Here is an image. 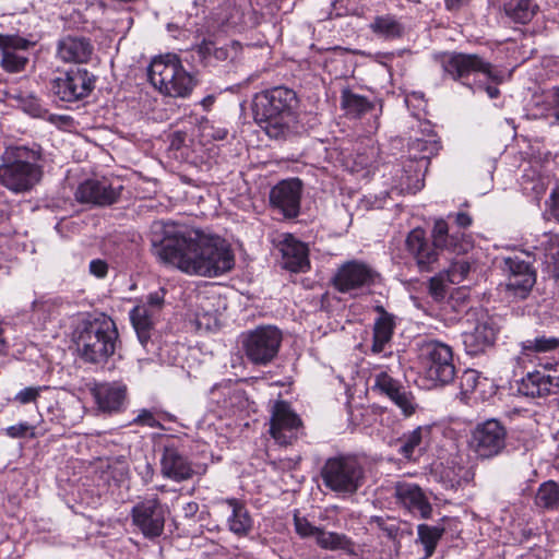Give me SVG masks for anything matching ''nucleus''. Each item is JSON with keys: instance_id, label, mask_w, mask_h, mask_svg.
<instances>
[{"instance_id": "nucleus-1", "label": "nucleus", "mask_w": 559, "mask_h": 559, "mask_svg": "<svg viewBox=\"0 0 559 559\" xmlns=\"http://www.w3.org/2000/svg\"><path fill=\"white\" fill-rule=\"evenodd\" d=\"M152 245L160 261L189 275L217 276L230 271L235 262L229 245L221 237L175 224H155Z\"/></svg>"}, {"instance_id": "nucleus-2", "label": "nucleus", "mask_w": 559, "mask_h": 559, "mask_svg": "<svg viewBox=\"0 0 559 559\" xmlns=\"http://www.w3.org/2000/svg\"><path fill=\"white\" fill-rule=\"evenodd\" d=\"M299 98L285 86H275L257 93L252 99L255 123L271 139H286L298 132Z\"/></svg>"}, {"instance_id": "nucleus-3", "label": "nucleus", "mask_w": 559, "mask_h": 559, "mask_svg": "<svg viewBox=\"0 0 559 559\" xmlns=\"http://www.w3.org/2000/svg\"><path fill=\"white\" fill-rule=\"evenodd\" d=\"M432 245L426 238L423 229H413L406 238V249L415 259L420 272H430L438 262V249H444L455 254L466 253L472 245L462 233L449 234L448 224L439 219L432 229Z\"/></svg>"}, {"instance_id": "nucleus-4", "label": "nucleus", "mask_w": 559, "mask_h": 559, "mask_svg": "<svg viewBox=\"0 0 559 559\" xmlns=\"http://www.w3.org/2000/svg\"><path fill=\"white\" fill-rule=\"evenodd\" d=\"M117 340L118 331L114 320L99 314L82 323L76 331L75 344L85 361L98 364L115 353Z\"/></svg>"}, {"instance_id": "nucleus-5", "label": "nucleus", "mask_w": 559, "mask_h": 559, "mask_svg": "<svg viewBox=\"0 0 559 559\" xmlns=\"http://www.w3.org/2000/svg\"><path fill=\"white\" fill-rule=\"evenodd\" d=\"M0 164V183L9 190L21 193L33 189L41 179V167L36 155L24 146L8 147Z\"/></svg>"}, {"instance_id": "nucleus-6", "label": "nucleus", "mask_w": 559, "mask_h": 559, "mask_svg": "<svg viewBox=\"0 0 559 559\" xmlns=\"http://www.w3.org/2000/svg\"><path fill=\"white\" fill-rule=\"evenodd\" d=\"M441 67L444 78L460 82L469 90H474L475 80L483 76L493 84L502 82V74L490 62L476 53L440 52L433 56Z\"/></svg>"}, {"instance_id": "nucleus-7", "label": "nucleus", "mask_w": 559, "mask_h": 559, "mask_svg": "<svg viewBox=\"0 0 559 559\" xmlns=\"http://www.w3.org/2000/svg\"><path fill=\"white\" fill-rule=\"evenodd\" d=\"M147 76L155 88L170 97H187L197 84L193 75L185 70L174 53L154 58L147 69Z\"/></svg>"}, {"instance_id": "nucleus-8", "label": "nucleus", "mask_w": 559, "mask_h": 559, "mask_svg": "<svg viewBox=\"0 0 559 559\" xmlns=\"http://www.w3.org/2000/svg\"><path fill=\"white\" fill-rule=\"evenodd\" d=\"M320 476L331 491L340 496H352L364 485L366 472L356 455L338 454L324 462Z\"/></svg>"}, {"instance_id": "nucleus-9", "label": "nucleus", "mask_w": 559, "mask_h": 559, "mask_svg": "<svg viewBox=\"0 0 559 559\" xmlns=\"http://www.w3.org/2000/svg\"><path fill=\"white\" fill-rule=\"evenodd\" d=\"M425 374L433 385H445L455 377L452 348L437 340H425L419 346Z\"/></svg>"}, {"instance_id": "nucleus-10", "label": "nucleus", "mask_w": 559, "mask_h": 559, "mask_svg": "<svg viewBox=\"0 0 559 559\" xmlns=\"http://www.w3.org/2000/svg\"><path fill=\"white\" fill-rule=\"evenodd\" d=\"M282 340V332L277 328L258 326L245 334L242 347L249 361L265 366L276 357Z\"/></svg>"}, {"instance_id": "nucleus-11", "label": "nucleus", "mask_w": 559, "mask_h": 559, "mask_svg": "<svg viewBox=\"0 0 559 559\" xmlns=\"http://www.w3.org/2000/svg\"><path fill=\"white\" fill-rule=\"evenodd\" d=\"M380 280V274L369 264L352 260L343 263L333 277L334 287L344 294L357 296Z\"/></svg>"}, {"instance_id": "nucleus-12", "label": "nucleus", "mask_w": 559, "mask_h": 559, "mask_svg": "<svg viewBox=\"0 0 559 559\" xmlns=\"http://www.w3.org/2000/svg\"><path fill=\"white\" fill-rule=\"evenodd\" d=\"M506 440V427L497 419H488L472 430L469 444L477 456L491 459L504 450Z\"/></svg>"}, {"instance_id": "nucleus-13", "label": "nucleus", "mask_w": 559, "mask_h": 559, "mask_svg": "<svg viewBox=\"0 0 559 559\" xmlns=\"http://www.w3.org/2000/svg\"><path fill=\"white\" fill-rule=\"evenodd\" d=\"M94 88V76L86 69H71L51 83L53 94L62 102L85 98Z\"/></svg>"}, {"instance_id": "nucleus-14", "label": "nucleus", "mask_w": 559, "mask_h": 559, "mask_svg": "<svg viewBox=\"0 0 559 559\" xmlns=\"http://www.w3.org/2000/svg\"><path fill=\"white\" fill-rule=\"evenodd\" d=\"M296 533L301 538H313L316 545L324 550H343L353 554L354 543L345 534L326 531L323 526H317L310 523L306 518L294 516Z\"/></svg>"}, {"instance_id": "nucleus-15", "label": "nucleus", "mask_w": 559, "mask_h": 559, "mask_svg": "<svg viewBox=\"0 0 559 559\" xmlns=\"http://www.w3.org/2000/svg\"><path fill=\"white\" fill-rule=\"evenodd\" d=\"M160 475L176 483L191 479L195 475L193 464L176 442L165 443L159 456Z\"/></svg>"}, {"instance_id": "nucleus-16", "label": "nucleus", "mask_w": 559, "mask_h": 559, "mask_svg": "<svg viewBox=\"0 0 559 559\" xmlns=\"http://www.w3.org/2000/svg\"><path fill=\"white\" fill-rule=\"evenodd\" d=\"M134 525L145 537L154 538L164 531L165 512L157 496L138 502L131 511Z\"/></svg>"}, {"instance_id": "nucleus-17", "label": "nucleus", "mask_w": 559, "mask_h": 559, "mask_svg": "<svg viewBox=\"0 0 559 559\" xmlns=\"http://www.w3.org/2000/svg\"><path fill=\"white\" fill-rule=\"evenodd\" d=\"M502 269L507 274V290L514 297L525 298L536 282V274L530 262L518 254L509 255L502 259Z\"/></svg>"}, {"instance_id": "nucleus-18", "label": "nucleus", "mask_w": 559, "mask_h": 559, "mask_svg": "<svg viewBox=\"0 0 559 559\" xmlns=\"http://www.w3.org/2000/svg\"><path fill=\"white\" fill-rule=\"evenodd\" d=\"M270 419V433L282 445L292 443L297 439L301 427L300 418L292 411L288 403L277 401L272 406Z\"/></svg>"}, {"instance_id": "nucleus-19", "label": "nucleus", "mask_w": 559, "mask_h": 559, "mask_svg": "<svg viewBox=\"0 0 559 559\" xmlns=\"http://www.w3.org/2000/svg\"><path fill=\"white\" fill-rule=\"evenodd\" d=\"M559 389V362L545 365L544 370L528 372L518 384V392L527 397H545Z\"/></svg>"}, {"instance_id": "nucleus-20", "label": "nucleus", "mask_w": 559, "mask_h": 559, "mask_svg": "<svg viewBox=\"0 0 559 559\" xmlns=\"http://www.w3.org/2000/svg\"><path fill=\"white\" fill-rule=\"evenodd\" d=\"M499 325L497 319L487 312L477 316L475 326L463 333V344L468 355L476 356L492 346Z\"/></svg>"}, {"instance_id": "nucleus-21", "label": "nucleus", "mask_w": 559, "mask_h": 559, "mask_svg": "<svg viewBox=\"0 0 559 559\" xmlns=\"http://www.w3.org/2000/svg\"><path fill=\"white\" fill-rule=\"evenodd\" d=\"M121 190V185L114 186L106 178L87 179L78 187L75 198L81 203L107 206L119 199Z\"/></svg>"}, {"instance_id": "nucleus-22", "label": "nucleus", "mask_w": 559, "mask_h": 559, "mask_svg": "<svg viewBox=\"0 0 559 559\" xmlns=\"http://www.w3.org/2000/svg\"><path fill=\"white\" fill-rule=\"evenodd\" d=\"M374 389L386 395L405 417H411L416 413L418 404L414 394L385 371L376 374Z\"/></svg>"}, {"instance_id": "nucleus-23", "label": "nucleus", "mask_w": 559, "mask_h": 559, "mask_svg": "<svg viewBox=\"0 0 559 559\" xmlns=\"http://www.w3.org/2000/svg\"><path fill=\"white\" fill-rule=\"evenodd\" d=\"M393 489V496L397 504L414 515H419L423 519L430 518L432 507L420 486L415 483L399 480L394 484Z\"/></svg>"}, {"instance_id": "nucleus-24", "label": "nucleus", "mask_w": 559, "mask_h": 559, "mask_svg": "<svg viewBox=\"0 0 559 559\" xmlns=\"http://www.w3.org/2000/svg\"><path fill=\"white\" fill-rule=\"evenodd\" d=\"M301 181L299 179L282 180L270 191V202L285 217L293 218L299 214Z\"/></svg>"}, {"instance_id": "nucleus-25", "label": "nucleus", "mask_w": 559, "mask_h": 559, "mask_svg": "<svg viewBox=\"0 0 559 559\" xmlns=\"http://www.w3.org/2000/svg\"><path fill=\"white\" fill-rule=\"evenodd\" d=\"M278 250L282 253V265L294 272H306L310 267L307 246L290 234L280 236Z\"/></svg>"}, {"instance_id": "nucleus-26", "label": "nucleus", "mask_w": 559, "mask_h": 559, "mask_svg": "<svg viewBox=\"0 0 559 559\" xmlns=\"http://www.w3.org/2000/svg\"><path fill=\"white\" fill-rule=\"evenodd\" d=\"M28 41L19 36L0 34V49L2 51L1 66L8 72H20L28 61L25 50Z\"/></svg>"}, {"instance_id": "nucleus-27", "label": "nucleus", "mask_w": 559, "mask_h": 559, "mask_svg": "<svg viewBox=\"0 0 559 559\" xmlns=\"http://www.w3.org/2000/svg\"><path fill=\"white\" fill-rule=\"evenodd\" d=\"M92 392L98 408L104 413L119 412L124 405L127 388L121 383H100Z\"/></svg>"}, {"instance_id": "nucleus-28", "label": "nucleus", "mask_w": 559, "mask_h": 559, "mask_svg": "<svg viewBox=\"0 0 559 559\" xmlns=\"http://www.w3.org/2000/svg\"><path fill=\"white\" fill-rule=\"evenodd\" d=\"M58 57L64 62H87L93 53V45L85 37L67 36L58 44Z\"/></svg>"}, {"instance_id": "nucleus-29", "label": "nucleus", "mask_w": 559, "mask_h": 559, "mask_svg": "<svg viewBox=\"0 0 559 559\" xmlns=\"http://www.w3.org/2000/svg\"><path fill=\"white\" fill-rule=\"evenodd\" d=\"M429 159L423 155L415 160H409L404 166V175L401 177L399 185L393 187V190H399L401 193L414 194L424 187V170L428 167Z\"/></svg>"}, {"instance_id": "nucleus-30", "label": "nucleus", "mask_w": 559, "mask_h": 559, "mask_svg": "<svg viewBox=\"0 0 559 559\" xmlns=\"http://www.w3.org/2000/svg\"><path fill=\"white\" fill-rule=\"evenodd\" d=\"M379 317L373 324L372 352L381 353L384 346L391 341L395 328L394 317L386 312L382 306L376 307Z\"/></svg>"}, {"instance_id": "nucleus-31", "label": "nucleus", "mask_w": 559, "mask_h": 559, "mask_svg": "<svg viewBox=\"0 0 559 559\" xmlns=\"http://www.w3.org/2000/svg\"><path fill=\"white\" fill-rule=\"evenodd\" d=\"M230 508V515L227 519L228 528L239 537L247 536L253 526V521L242 502L231 498L225 501Z\"/></svg>"}, {"instance_id": "nucleus-32", "label": "nucleus", "mask_w": 559, "mask_h": 559, "mask_svg": "<svg viewBox=\"0 0 559 559\" xmlns=\"http://www.w3.org/2000/svg\"><path fill=\"white\" fill-rule=\"evenodd\" d=\"M430 429L428 427H417L408 433H404L399 439V453L407 460H416L424 449L425 440L429 437Z\"/></svg>"}, {"instance_id": "nucleus-33", "label": "nucleus", "mask_w": 559, "mask_h": 559, "mask_svg": "<svg viewBox=\"0 0 559 559\" xmlns=\"http://www.w3.org/2000/svg\"><path fill=\"white\" fill-rule=\"evenodd\" d=\"M369 27L373 34L385 39L401 38L405 33L403 23L391 14L376 16Z\"/></svg>"}, {"instance_id": "nucleus-34", "label": "nucleus", "mask_w": 559, "mask_h": 559, "mask_svg": "<svg viewBox=\"0 0 559 559\" xmlns=\"http://www.w3.org/2000/svg\"><path fill=\"white\" fill-rule=\"evenodd\" d=\"M154 314L155 312L147 305H138L130 311V320L142 345H145L150 338Z\"/></svg>"}, {"instance_id": "nucleus-35", "label": "nucleus", "mask_w": 559, "mask_h": 559, "mask_svg": "<svg viewBox=\"0 0 559 559\" xmlns=\"http://www.w3.org/2000/svg\"><path fill=\"white\" fill-rule=\"evenodd\" d=\"M502 7L510 19L521 24L530 22L536 9L531 0H502Z\"/></svg>"}, {"instance_id": "nucleus-36", "label": "nucleus", "mask_w": 559, "mask_h": 559, "mask_svg": "<svg viewBox=\"0 0 559 559\" xmlns=\"http://www.w3.org/2000/svg\"><path fill=\"white\" fill-rule=\"evenodd\" d=\"M534 503L542 510H557L559 508V485L554 480L543 483L535 493Z\"/></svg>"}, {"instance_id": "nucleus-37", "label": "nucleus", "mask_w": 559, "mask_h": 559, "mask_svg": "<svg viewBox=\"0 0 559 559\" xmlns=\"http://www.w3.org/2000/svg\"><path fill=\"white\" fill-rule=\"evenodd\" d=\"M341 104L346 115L352 118H358L372 108L371 103L366 97L348 90L343 91Z\"/></svg>"}, {"instance_id": "nucleus-38", "label": "nucleus", "mask_w": 559, "mask_h": 559, "mask_svg": "<svg viewBox=\"0 0 559 559\" xmlns=\"http://www.w3.org/2000/svg\"><path fill=\"white\" fill-rule=\"evenodd\" d=\"M559 347V337L537 336L533 340H526L521 343V353L524 356L532 354H546L556 350Z\"/></svg>"}, {"instance_id": "nucleus-39", "label": "nucleus", "mask_w": 559, "mask_h": 559, "mask_svg": "<svg viewBox=\"0 0 559 559\" xmlns=\"http://www.w3.org/2000/svg\"><path fill=\"white\" fill-rule=\"evenodd\" d=\"M417 532L418 537L425 547V558L431 557L443 534V528L420 524L418 525Z\"/></svg>"}, {"instance_id": "nucleus-40", "label": "nucleus", "mask_w": 559, "mask_h": 559, "mask_svg": "<svg viewBox=\"0 0 559 559\" xmlns=\"http://www.w3.org/2000/svg\"><path fill=\"white\" fill-rule=\"evenodd\" d=\"M542 241L545 263L552 265L559 273V237L555 235H545Z\"/></svg>"}, {"instance_id": "nucleus-41", "label": "nucleus", "mask_w": 559, "mask_h": 559, "mask_svg": "<svg viewBox=\"0 0 559 559\" xmlns=\"http://www.w3.org/2000/svg\"><path fill=\"white\" fill-rule=\"evenodd\" d=\"M471 271V265L464 259L454 261L451 266L444 272L447 281L451 284H460L465 280Z\"/></svg>"}, {"instance_id": "nucleus-42", "label": "nucleus", "mask_w": 559, "mask_h": 559, "mask_svg": "<svg viewBox=\"0 0 559 559\" xmlns=\"http://www.w3.org/2000/svg\"><path fill=\"white\" fill-rule=\"evenodd\" d=\"M481 381H486L485 378H481L480 373L474 369H467L463 372L460 378V386L462 394L468 395L475 392Z\"/></svg>"}, {"instance_id": "nucleus-43", "label": "nucleus", "mask_w": 559, "mask_h": 559, "mask_svg": "<svg viewBox=\"0 0 559 559\" xmlns=\"http://www.w3.org/2000/svg\"><path fill=\"white\" fill-rule=\"evenodd\" d=\"M447 276L444 273H439L429 281L428 292L435 301H442L448 295Z\"/></svg>"}, {"instance_id": "nucleus-44", "label": "nucleus", "mask_w": 559, "mask_h": 559, "mask_svg": "<svg viewBox=\"0 0 559 559\" xmlns=\"http://www.w3.org/2000/svg\"><path fill=\"white\" fill-rule=\"evenodd\" d=\"M47 386H27L19 391L13 401L25 405L31 403H36L37 399L40 396V393L46 390Z\"/></svg>"}, {"instance_id": "nucleus-45", "label": "nucleus", "mask_w": 559, "mask_h": 559, "mask_svg": "<svg viewBox=\"0 0 559 559\" xmlns=\"http://www.w3.org/2000/svg\"><path fill=\"white\" fill-rule=\"evenodd\" d=\"M35 427L29 425L26 421L19 423L16 425H12L8 428H5V433L10 438L19 439V438H25V437H35Z\"/></svg>"}, {"instance_id": "nucleus-46", "label": "nucleus", "mask_w": 559, "mask_h": 559, "mask_svg": "<svg viewBox=\"0 0 559 559\" xmlns=\"http://www.w3.org/2000/svg\"><path fill=\"white\" fill-rule=\"evenodd\" d=\"M55 308V304L50 300H36L32 305L34 316L38 320H46Z\"/></svg>"}, {"instance_id": "nucleus-47", "label": "nucleus", "mask_w": 559, "mask_h": 559, "mask_svg": "<svg viewBox=\"0 0 559 559\" xmlns=\"http://www.w3.org/2000/svg\"><path fill=\"white\" fill-rule=\"evenodd\" d=\"M490 83H492V82L490 81ZM473 85H474V90H472V91L474 93L476 91H485L487 93V95L489 96V98H491V99L497 98L500 94L499 88L496 85L489 84V81L486 80L485 78H484V80L478 78L477 80H475V83Z\"/></svg>"}, {"instance_id": "nucleus-48", "label": "nucleus", "mask_w": 559, "mask_h": 559, "mask_svg": "<svg viewBox=\"0 0 559 559\" xmlns=\"http://www.w3.org/2000/svg\"><path fill=\"white\" fill-rule=\"evenodd\" d=\"M133 423L151 428L159 427L158 420L155 418L153 413L147 409H142L140 414L133 419Z\"/></svg>"}, {"instance_id": "nucleus-49", "label": "nucleus", "mask_w": 559, "mask_h": 559, "mask_svg": "<svg viewBox=\"0 0 559 559\" xmlns=\"http://www.w3.org/2000/svg\"><path fill=\"white\" fill-rule=\"evenodd\" d=\"M164 297H165L164 289H159L157 292L151 293L147 296V300L144 305H147L150 309H152L154 312H156V310H158L162 307V305L164 304Z\"/></svg>"}, {"instance_id": "nucleus-50", "label": "nucleus", "mask_w": 559, "mask_h": 559, "mask_svg": "<svg viewBox=\"0 0 559 559\" xmlns=\"http://www.w3.org/2000/svg\"><path fill=\"white\" fill-rule=\"evenodd\" d=\"M90 271L93 275L96 277H105L108 271V265L105 261L96 259L91 261L90 263Z\"/></svg>"}, {"instance_id": "nucleus-51", "label": "nucleus", "mask_w": 559, "mask_h": 559, "mask_svg": "<svg viewBox=\"0 0 559 559\" xmlns=\"http://www.w3.org/2000/svg\"><path fill=\"white\" fill-rule=\"evenodd\" d=\"M371 523L376 524L377 527L385 532L389 537H393L397 532L395 525H386L385 520L381 516L371 518Z\"/></svg>"}, {"instance_id": "nucleus-52", "label": "nucleus", "mask_w": 559, "mask_h": 559, "mask_svg": "<svg viewBox=\"0 0 559 559\" xmlns=\"http://www.w3.org/2000/svg\"><path fill=\"white\" fill-rule=\"evenodd\" d=\"M216 47L214 46V43L210 40H203L198 47V53L200 57L204 60L209 59L212 55H214V49Z\"/></svg>"}, {"instance_id": "nucleus-53", "label": "nucleus", "mask_w": 559, "mask_h": 559, "mask_svg": "<svg viewBox=\"0 0 559 559\" xmlns=\"http://www.w3.org/2000/svg\"><path fill=\"white\" fill-rule=\"evenodd\" d=\"M455 223L459 227L466 228L472 224V217L465 212H459L455 214Z\"/></svg>"}, {"instance_id": "nucleus-54", "label": "nucleus", "mask_w": 559, "mask_h": 559, "mask_svg": "<svg viewBox=\"0 0 559 559\" xmlns=\"http://www.w3.org/2000/svg\"><path fill=\"white\" fill-rule=\"evenodd\" d=\"M551 201L554 215L559 217V186L552 191Z\"/></svg>"}, {"instance_id": "nucleus-55", "label": "nucleus", "mask_w": 559, "mask_h": 559, "mask_svg": "<svg viewBox=\"0 0 559 559\" xmlns=\"http://www.w3.org/2000/svg\"><path fill=\"white\" fill-rule=\"evenodd\" d=\"M551 111L555 119L559 121V87L556 90L554 95Z\"/></svg>"}, {"instance_id": "nucleus-56", "label": "nucleus", "mask_w": 559, "mask_h": 559, "mask_svg": "<svg viewBox=\"0 0 559 559\" xmlns=\"http://www.w3.org/2000/svg\"><path fill=\"white\" fill-rule=\"evenodd\" d=\"M214 58L219 61H224L228 58V49L224 47H216L214 49Z\"/></svg>"}, {"instance_id": "nucleus-57", "label": "nucleus", "mask_w": 559, "mask_h": 559, "mask_svg": "<svg viewBox=\"0 0 559 559\" xmlns=\"http://www.w3.org/2000/svg\"><path fill=\"white\" fill-rule=\"evenodd\" d=\"M227 130L226 129H223V128H218L216 130H213V133H211L210 135L214 139V140H224L226 139L227 136Z\"/></svg>"}, {"instance_id": "nucleus-58", "label": "nucleus", "mask_w": 559, "mask_h": 559, "mask_svg": "<svg viewBox=\"0 0 559 559\" xmlns=\"http://www.w3.org/2000/svg\"><path fill=\"white\" fill-rule=\"evenodd\" d=\"M447 8L450 10L460 8L467 0H444Z\"/></svg>"}, {"instance_id": "nucleus-59", "label": "nucleus", "mask_w": 559, "mask_h": 559, "mask_svg": "<svg viewBox=\"0 0 559 559\" xmlns=\"http://www.w3.org/2000/svg\"><path fill=\"white\" fill-rule=\"evenodd\" d=\"M198 510V504L195 502H190L186 507L187 514H194Z\"/></svg>"}, {"instance_id": "nucleus-60", "label": "nucleus", "mask_w": 559, "mask_h": 559, "mask_svg": "<svg viewBox=\"0 0 559 559\" xmlns=\"http://www.w3.org/2000/svg\"><path fill=\"white\" fill-rule=\"evenodd\" d=\"M7 348V342L3 337V329L0 326V354Z\"/></svg>"}, {"instance_id": "nucleus-61", "label": "nucleus", "mask_w": 559, "mask_h": 559, "mask_svg": "<svg viewBox=\"0 0 559 559\" xmlns=\"http://www.w3.org/2000/svg\"><path fill=\"white\" fill-rule=\"evenodd\" d=\"M213 102H214V98H213L212 96H209V97H206V98H204V99H203L202 104H203L204 106H209V105H211Z\"/></svg>"}, {"instance_id": "nucleus-62", "label": "nucleus", "mask_w": 559, "mask_h": 559, "mask_svg": "<svg viewBox=\"0 0 559 559\" xmlns=\"http://www.w3.org/2000/svg\"><path fill=\"white\" fill-rule=\"evenodd\" d=\"M424 144H425L424 142L418 141V142H417V147H418L419 150H423V148H424Z\"/></svg>"}]
</instances>
